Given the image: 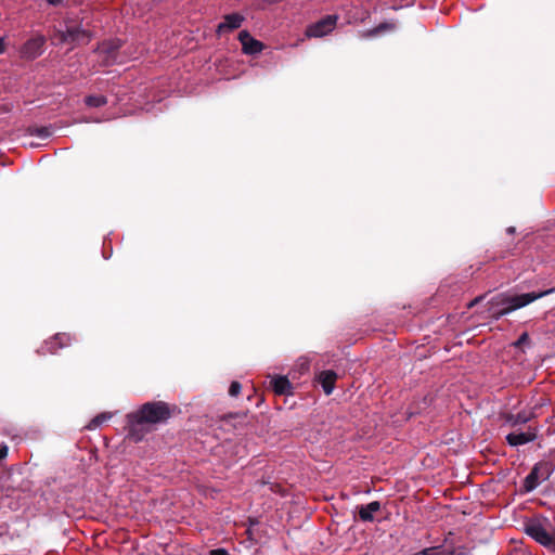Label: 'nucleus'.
Instances as JSON below:
<instances>
[{"instance_id":"obj_1","label":"nucleus","mask_w":555,"mask_h":555,"mask_svg":"<svg viewBox=\"0 0 555 555\" xmlns=\"http://www.w3.org/2000/svg\"><path fill=\"white\" fill-rule=\"evenodd\" d=\"M169 416L167 403L163 401L144 403L138 411L127 415L130 434L134 435L144 424H157L168 420Z\"/></svg>"},{"instance_id":"obj_2","label":"nucleus","mask_w":555,"mask_h":555,"mask_svg":"<svg viewBox=\"0 0 555 555\" xmlns=\"http://www.w3.org/2000/svg\"><path fill=\"white\" fill-rule=\"evenodd\" d=\"M524 531L537 543L555 553V529L543 515H534L524 521Z\"/></svg>"},{"instance_id":"obj_3","label":"nucleus","mask_w":555,"mask_h":555,"mask_svg":"<svg viewBox=\"0 0 555 555\" xmlns=\"http://www.w3.org/2000/svg\"><path fill=\"white\" fill-rule=\"evenodd\" d=\"M551 292L552 289L544 292H531L520 295H502L498 297V305L501 306V308L495 311V314L499 317L507 314L514 310L526 307L527 305L550 294Z\"/></svg>"},{"instance_id":"obj_4","label":"nucleus","mask_w":555,"mask_h":555,"mask_svg":"<svg viewBox=\"0 0 555 555\" xmlns=\"http://www.w3.org/2000/svg\"><path fill=\"white\" fill-rule=\"evenodd\" d=\"M54 37L61 44L70 43L80 46L88 44L91 41L93 34L81 25L66 23L65 28L56 30Z\"/></svg>"},{"instance_id":"obj_5","label":"nucleus","mask_w":555,"mask_h":555,"mask_svg":"<svg viewBox=\"0 0 555 555\" xmlns=\"http://www.w3.org/2000/svg\"><path fill=\"white\" fill-rule=\"evenodd\" d=\"M337 15H327L306 29V36L309 38H320L330 34L336 26Z\"/></svg>"},{"instance_id":"obj_6","label":"nucleus","mask_w":555,"mask_h":555,"mask_svg":"<svg viewBox=\"0 0 555 555\" xmlns=\"http://www.w3.org/2000/svg\"><path fill=\"white\" fill-rule=\"evenodd\" d=\"M546 466L542 463L535 464L531 472L527 475L524 480V489L526 492L533 491L542 480L547 478V473L543 472Z\"/></svg>"},{"instance_id":"obj_7","label":"nucleus","mask_w":555,"mask_h":555,"mask_svg":"<svg viewBox=\"0 0 555 555\" xmlns=\"http://www.w3.org/2000/svg\"><path fill=\"white\" fill-rule=\"evenodd\" d=\"M238 40L242 44V51L244 54H259L264 49V44L261 41L251 37V35L247 30H242L238 34Z\"/></svg>"},{"instance_id":"obj_8","label":"nucleus","mask_w":555,"mask_h":555,"mask_svg":"<svg viewBox=\"0 0 555 555\" xmlns=\"http://www.w3.org/2000/svg\"><path fill=\"white\" fill-rule=\"evenodd\" d=\"M538 437V430L529 426L526 431H513L506 436V441L511 447H519L532 442Z\"/></svg>"},{"instance_id":"obj_9","label":"nucleus","mask_w":555,"mask_h":555,"mask_svg":"<svg viewBox=\"0 0 555 555\" xmlns=\"http://www.w3.org/2000/svg\"><path fill=\"white\" fill-rule=\"evenodd\" d=\"M245 21V17L240 13H231L227 14L223 17V22H221L216 29L217 35H222L224 33L232 31L234 29H237L242 26L243 22Z\"/></svg>"},{"instance_id":"obj_10","label":"nucleus","mask_w":555,"mask_h":555,"mask_svg":"<svg viewBox=\"0 0 555 555\" xmlns=\"http://www.w3.org/2000/svg\"><path fill=\"white\" fill-rule=\"evenodd\" d=\"M380 503L378 501H373L366 505H360L358 506V515L360 520L362 521H373L374 520V514L380 511Z\"/></svg>"},{"instance_id":"obj_11","label":"nucleus","mask_w":555,"mask_h":555,"mask_svg":"<svg viewBox=\"0 0 555 555\" xmlns=\"http://www.w3.org/2000/svg\"><path fill=\"white\" fill-rule=\"evenodd\" d=\"M318 379H319V383L321 384L324 392L328 396L333 392V390L335 388V382L337 379V374L332 370L322 371L319 374Z\"/></svg>"},{"instance_id":"obj_12","label":"nucleus","mask_w":555,"mask_h":555,"mask_svg":"<svg viewBox=\"0 0 555 555\" xmlns=\"http://www.w3.org/2000/svg\"><path fill=\"white\" fill-rule=\"evenodd\" d=\"M271 387L276 395H292L293 387L285 376H278L271 380Z\"/></svg>"},{"instance_id":"obj_13","label":"nucleus","mask_w":555,"mask_h":555,"mask_svg":"<svg viewBox=\"0 0 555 555\" xmlns=\"http://www.w3.org/2000/svg\"><path fill=\"white\" fill-rule=\"evenodd\" d=\"M70 343V337L67 334H56L51 340L47 341L44 349L48 352L54 353L59 348H63Z\"/></svg>"},{"instance_id":"obj_14","label":"nucleus","mask_w":555,"mask_h":555,"mask_svg":"<svg viewBox=\"0 0 555 555\" xmlns=\"http://www.w3.org/2000/svg\"><path fill=\"white\" fill-rule=\"evenodd\" d=\"M43 42V38H34L28 40L24 46L23 53L29 59L37 57L41 53Z\"/></svg>"},{"instance_id":"obj_15","label":"nucleus","mask_w":555,"mask_h":555,"mask_svg":"<svg viewBox=\"0 0 555 555\" xmlns=\"http://www.w3.org/2000/svg\"><path fill=\"white\" fill-rule=\"evenodd\" d=\"M532 413L519 412L517 414H508L505 418L506 423L512 427L526 424L532 418Z\"/></svg>"},{"instance_id":"obj_16","label":"nucleus","mask_w":555,"mask_h":555,"mask_svg":"<svg viewBox=\"0 0 555 555\" xmlns=\"http://www.w3.org/2000/svg\"><path fill=\"white\" fill-rule=\"evenodd\" d=\"M395 28H396V25L393 23L385 22V23L379 24L375 28L367 30L366 33L363 34L362 37H375L385 31H392Z\"/></svg>"},{"instance_id":"obj_17","label":"nucleus","mask_w":555,"mask_h":555,"mask_svg":"<svg viewBox=\"0 0 555 555\" xmlns=\"http://www.w3.org/2000/svg\"><path fill=\"white\" fill-rule=\"evenodd\" d=\"M85 103L89 107H101L107 103V99L104 95H88L85 99Z\"/></svg>"},{"instance_id":"obj_18","label":"nucleus","mask_w":555,"mask_h":555,"mask_svg":"<svg viewBox=\"0 0 555 555\" xmlns=\"http://www.w3.org/2000/svg\"><path fill=\"white\" fill-rule=\"evenodd\" d=\"M112 417L111 413H101L93 417L90 423L87 425V429L92 430L101 426L103 423L108 421Z\"/></svg>"},{"instance_id":"obj_19","label":"nucleus","mask_w":555,"mask_h":555,"mask_svg":"<svg viewBox=\"0 0 555 555\" xmlns=\"http://www.w3.org/2000/svg\"><path fill=\"white\" fill-rule=\"evenodd\" d=\"M117 49H118V46L115 44L114 42H102L101 44L98 46V48L95 49V52H98L100 54L101 53L112 54Z\"/></svg>"},{"instance_id":"obj_20","label":"nucleus","mask_w":555,"mask_h":555,"mask_svg":"<svg viewBox=\"0 0 555 555\" xmlns=\"http://www.w3.org/2000/svg\"><path fill=\"white\" fill-rule=\"evenodd\" d=\"M441 547L440 546H433L427 547L417 553L416 555H440L441 554Z\"/></svg>"},{"instance_id":"obj_21","label":"nucleus","mask_w":555,"mask_h":555,"mask_svg":"<svg viewBox=\"0 0 555 555\" xmlns=\"http://www.w3.org/2000/svg\"><path fill=\"white\" fill-rule=\"evenodd\" d=\"M242 386L238 382H232L229 388V395L231 397H236L241 392Z\"/></svg>"},{"instance_id":"obj_22","label":"nucleus","mask_w":555,"mask_h":555,"mask_svg":"<svg viewBox=\"0 0 555 555\" xmlns=\"http://www.w3.org/2000/svg\"><path fill=\"white\" fill-rule=\"evenodd\" d=\"M529 335L528 333H522L519 338L515 341V347H522L529 344Z\"/></svg>"},{"instance_id":"obj_23","label":"nucleus","mask_w":555,"mask_h":555,"mask_svg":"<svg viewBox=\"0 0 555 555\" xmlns=\"http://www.w3.org/2000/svg\"><path fill=\"white\" fill-rule=\"evenodd\" d=\"M34 133L40 138H48L50 135V130L48 128H38Z\"/></svg>"},{"instance_id":"obj_24","label":"nucleus","mask_w":555,"mask_h":555,"mask_svg":"<svg viewBox=\"0 0 555 555\" xmlns=\"http://www.w3.org/2000/svg\"><path fill=\"white\" fill-rule=\"evenodd\" d=\"M8 454V447L7 446H2L0 447V460L4 459Z\"/></svg>"},{"instance_id":"obj_25","label":"nucleus","mask_w":555,"mask_h":555,"mask_svg":"<svg viewBox=\"0 0 555 555\" xmlns=\"http://www.w3.org/2000/svg\"><path fill=\"white\" fill-rule=\"evenodd\" d=\"M4 50H5L4 40L2 38H0V54L3 53Z\"/></svg>"},{"instance_id":"obj_26","label":"nucleus","mask_w":555,"mask_h":555,"mask_svg":"<svg viewBox=\"0 0 555 555\" xmlns=\"http://www.w3.org/2000/svg\"><path fill=\"white\" fill-rule=\"evenodd\" d=\"M62 0H48V2L51 4V5H57L61 3Z\"/></svg>"},{"instance_id":"obj_27","label":"nucleus","mask_w":555,"mask_h":555,"mask_svg":"<svg viewBox=\"0 0 555 555\" xmlns=\"http://www.w3.org/2000/svg\"><path fill=\"white\" fill-rule=\"evenodd\" d=\"M514 232H515V228L514 227L507 228V233L512 234Z\"/></svg>"}]
</instances>
